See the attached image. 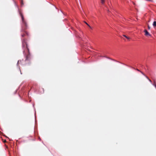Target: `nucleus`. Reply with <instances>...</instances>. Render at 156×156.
<instances>
[{
	"label": "nucleus",
	"instance_id": "obj_10",
	"mask_svg": "<svg viewBox=\"0 0 156 156\" xmlns=\"http://www.w3.org/2000/svg\"><path fill=\"white\" fill-rule=\"evenodd\" d=\"M146 77L147 79H148V80L151 83L152 82L151 80L150 79H149L147 76H146Z\"/></svg>",
	"mask_w": 156,
	"mask_h": 156
},
{
	"label": "nucleus",
	"instance_id": "obj_9",
	"mask_svg": "<svg viewBox=\"0 0 156 156\" xmlns=\"http://www.w3.org/2000/svg\"><path fill=\"white\" fill-rule=\"evenodd\" d=\"M85 23L87 24L89 27L90 28H91V27L86 22H84Z\"/></svg>",
	"mask_w": 156,
	"mask_h": 156
},
{
	"label": "nucleus",
	"instance_id": "obj_13",
	"mask_svg": "<svg viewBox=\"0 0 156 156\" xmlns=\"http://www.w3.org/2000/svg\"><path fill=\"white\" fill-rule=\"evenodd\" d=\"M137 70L138 71H140L139 69H137Z\"/></svg>",
	"mask_w": 156,
	"mask_h": 156
},
{
	"label": "nucleus",
	"instance_id": "obj_6",
	"mask_svg": "<svg viewBox=\"0 0 156 156\" xmlns=\"http://www.w3.org/2000/svg\"><path fill=\"white\" fill-rule=\"evenodd\" d=\"M123 36L124 37H125L126 38L128 39H130V38L129 37H127V36H126V35H123Z\"/></svg>",
	"mask_w": 156,
	"mask_h": 156
},
{
	"label": "nucleus",
	"instance_id": "obj_3",
	"mask_svg": "<svg viewBox=\"0 0 156 156\" xmlns=\"http://www.w3.org/2000/svg\"><path fill=\"white\" fill-rule=\"evenodd\" d=\"M27 52L28 53V54L26 56V58L25 59L26 61L29 60L30 59V52L29 51V52Z\"/></svg>",
	"mask_w": 156,
	"mask_h": 156
},
{
	"label": "nucleus",
	"instance_id": "obj_11",
	"mask_svg": "<svg viewBox=\"0 0 156 156\" xmlns=\"http://www.w3.org/2000/svg\"><path fill=\"white\" fill-rule=\"evenodd\" d=\"M147 27H148V29L150 30V29L151 28V27H150V26H149V25L148 24V25H147Z\"/></svg>",
	"mask_w": 156,
	"mask_h": 156
},
{
	"label": "nucleus",
	"instance_id": "obj_1",
	"mask_svg": "<svg viewBox=\"0 0 156 156\" xmlns=\"http://www.w3.org/2000/svg\"><path fill=\"white\" fill-rule=\"evenodd\" d=\"M20 16L21 17L22 20V30L23 32H24L23 34H22L21 35V36L22 37H24L26 35H28V34L26 31L25 30L27 29L28 28V25L26 22L24 20L23 15L21 13V12H20Z\"/></svg>",
	"mask_w": 156,
	"mask_h": 156
},
{
	"label": "nucleus",
	"instance_id": "obj_5",
	"mask_svg": "<svg viewBox=\"0 0 156 156\" xmlns=\"http://www.w3.org/2000/svg\"><path fill=\"white\" fill-rule=\"evenodd\" d=\"M153 25L154 27L156 26V21H154V22L153 23Z\"/></svg>",
	"mask_w": 156,
	"mask_h": 156
},
{
	"label": "nucleus",
	"instance_id": "obj_8",
	"mask_svg": "<svg viewBox=\"0 0 156 156\" xmlns=\"http://www.w3.org/2000/svg\"><path fill=\"white\" fill-rule=\"evenodd\" d=\"M21 4L22 5H23V0H21Z\"/></svg>",
	"mask_w": 156,
	"mask_h": 156
},
{
	"label": "nucleus",
	"instance_id": "obj_7",
	"mask_svg": "<svg viewBox=\"0 0 156 156\" xmlns=\"http://www.w3.org/2000/svg\"><path fill=\"white\" fill-rule=\"evenodd\" d=\"M101 3L103 4L105 2V0H101Z\"/></svg>",
	"mask_w": 156,
	"mask_h": 156
},
{
	"label": "nucleus",
	"instance_id": "obj_14",
	"mask_svg": "<svg viewBox=\"0 0 156 156\" xmlns=\"http://www.w3.org/2000/svg\"><path fill=\"white\" fill-rule=\"evenodd\" d=\"M6 142V140H5L4 141V142Z\"/></svg>",
	"mask_w": 156,
	"mask_h": 156
},
{
	"label": "nucleus",
	"instance_id": "obj_4",
	"mask_svg": "<svg viewBox=\"0 0 156 156\" xmlns=\"http://www.w3.org/2000/svg\"><path fill=\"white\" fill-rule=\"evenodd\" d=\"M144 32H145V35L146 36H151V35L147 31V30L145 29L144 30Z\"/></svg>",
	"mask_w": 156,
	"mask_h": 156
},
{
	"label": "nucleus",
	"instance_id": "obj_12",
	"mask_svg": "<svg viewBox=\"0 0 156 156\" xmlns=\"http://www.w3.org/2000/svg\"><path fill=\"white\" fill-rule=\"evenodd\" d=\"M140 72L142 74H143V75H144L145 76V75L141 71H140Z\"/></svg>",
	"mask_w": 156,
	"mask_h": 156
},
{
	"label": "nucleus",
	"instance_id": "obj_2",
	"mask_svg": "<svg viewBox=\"0 0 156 156\" xmlns=\"http://www.w3.org/2000/svg\"><path fill=\"white\" fill-rule=\"evenodd\" d=\"M22 48L23 49V52L24 54H26V52H29V49L28 48V46L26 40L25 39H23L22 40Z\"/></svg>",
	"mask_w": 156,
	"mask_h": 156
}]
</instances>
